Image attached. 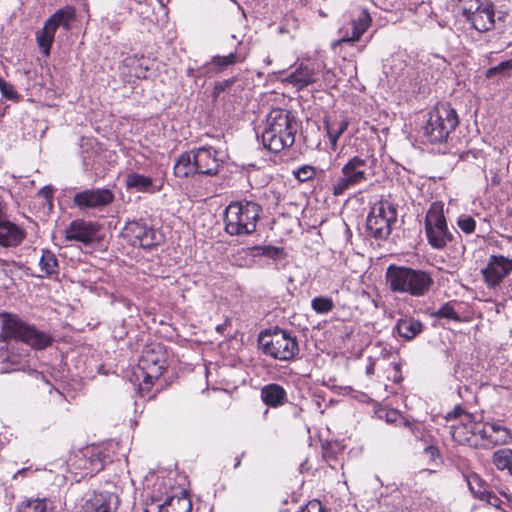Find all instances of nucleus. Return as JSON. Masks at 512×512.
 I'll return each mask as SVG.
<instances>
[{"label": "nucleus", "instance_id": "18", "mask_svg": "<svg viewBox=\"0 0 512 512\" xmlns=\"http://www.w3.org/2000/svg\"><path fill=\"white\" fill-rule=\"evenodd\" d=\"M139 369L143 382L139 388L141 391H149L153 381L162 375L165 367L164 361L151 352H146L139 362Z\"/></svg>", "mask_w": 512, "mask_h": 512}, {"label": "nucleus", "instance_id": "41", "mask_svg": "<svg viewBox=\"0 0 512 512\" xmlns=\"http://www.w3.org/2000/svg\"><path fill=\"white\" fill-rule=\"evenodd\" d=\"M312 308L320 314L330 312L333 307V301L327 297H315L311 302Z\"/></svg>", "mask_w": 512, "mask_h": 512}, {"label": "nucleus", "instance_id": "29", "mask_svg": "<svg viewBox=\"0 0 512 512\" xmlns=\"http://www.w3.org/2000/svg\"><path fill=\"white\" fill-rule=\"evenodd\" d=\"M325 129L333 149H336L338 139L347 130L349 121L346 118L340 120H325Z\"/></svg>", "mask_w": 512, "mask_h": 512}, {"label": "nucleus", "instance_id": "48", "mask_svg": "<svg viewBox=\"0 0 512 512\" xmlns=\"http://www.w3.org/2000/svg\"><path fill=\"white\" fill-rule=\"evenodd\" d=\"M467 414L460 406H456L452 411L448 412L446 415V420H452V419H460L464 420V415Z\"/></svg>", "mask_w": 512, "mask_h": 512}, {"label": "nucleus", "instance_id": "36", "mask_svg": "<svg viewBox=\"0 0 512 512\" xmlns=\"http://www.w3.org/2000/svg\"><path fill=\"white\" fill-rule=\"evenodd\" d=\"M39 266L41 271L46 275L56 273L58 269V260L55 254L49 250H42Z\"/></svg>", "mask_w": 512, "mask_h": 512}, {"label": "nucleus", "instance_id": "17", "mask_svg": "<svg viewBox=\"0 0 512 512\" xmlns=\"http://www.w3.org/2000/svg\"><path fill=\"white\" fill-rule=\"evenodd\" d=\"M118 506L117 494L108 491L93 492L85 499L81 512H116Z\"/></svg>", "mask_w": 512, "mask_h": 512}, {"label": "nucleus", "instance_id": "1", "mask_svg": "<svg viewBox=\"0 0 512 512\" xmlns=\"http://www.w3.org/2000/svg\"><path fill=\"white\" fill-rule=\"evenodd\" d=\"M299 129L300 123L291 111L273 109L266 117L261 142L267 150L279 153L294 144Z\"/></svg>", "mask_w": 512, "mask_h": 512}, {"label": "nucleus", "instance_id": "10", "mask_svg": "<svg viewBox=\"0 0 512 512\" xmlns=\"http://www.w3.org/2000/svg\"><path fill=\"white\" fill-rule=\"evenodd\" d=\"M386 282L389 288H428L433 284L427 272L397 265L387 268Z\"/></svg>", "mask_w": 512, "mask_h": 512}, {"label": "nucleus", "instance_id": "54", "mask_svg": "<svg viewBox=\"0 0 512 512\" xmlns=\"http://www.w3.org/2000/svg\"><path fill=\"white\" fill-rule=\"evenodd\" d=\"M146 71H147V67L145 69L143 68H140L139 69V72H136L135 75L137 78H146Z\"/></svg>", "mask_w": 512, "mask_h": 512}, {"label": "nucleus", "instance_id": "42", "mask_svg": "<svg viewBox=\"0 0 512 512\" xmlns=\"http://www.w3.org/2000/svg\"><path fill=\"white\" fill-rule=\"evenodd\" d=\"M457 226L465 234H472L476 228V221L470 215H460L457 219Z\"/></svg>", "mask_w": 512, "mask_h": 512}, {"label": "nucleus", "instance_id": "47", "mask_svg": "<svg viewBox=\"0 0 512 512\" xmlns=\"http://www.w3.org/2000/svg\"><path fill=\"white\" fill-rule=\"evenodd\" d=\"M361 297L364 300H371L375 308L381 307L383 302L379 295L371 296V294L367 290H361Z\"/></svg>", "mask_w": 512, "mask_h": 512}, {"label": "nucleus", "instance_id": "22", "mask_svg": "<svg viewBox=\"0 0 512 512\" xmlns=\"http://www.w3.org/2000/svg\"><path fill=\"white\" fill-rule=\"evenodd\" d=\"M473 415L465 414L464 420H461L457 425H451L450 433L454 441L461 445H469L473 447H478V441H473Z\"/></svg>", "mask_w": 512, "mask_h": 512}, {"label": "nucleus", "instance_id": "44", "mask_svg": "<svg viewBox=\"0 0 512 512\" xmlns=\"http://www.w3.org/2000/svg\"><path fill=\"white\" fill-rule=\"evenodd\" d=\"M293 174L300 182H306L315 176L316 171L315 168L310 165H303L295 170Z\"/></svg>", "mask_w": 512, "mask_h": 512}, {"label": "nucleus", "instance_id": "3", "mask_svg": "<svg viewBox=\"0 0 512 512\" xmlns=\"http://www.w3.org/2000/svg\"><path fill=\"white\" fill-rule=\"evenodd\" d=\"M0 316L2 318L1 341H21L35 349H43L51 344L52 338L50 335L26 324L16 315L2 313Z\"/></svg>", "mask_w": 512, "mask_h": 512}, {"label": "nucleus", "instance_id": "31", "mask_svg": "<svg viewBox=\"0 0 512 512\" xmlns=\"http://www.w3.org/2000/svg\"><path fill=\"white\" fill-rule=\"evenodd\" d=\"M125 182L128 189H135L138 192L153 191L152 179L142 174L130 173L127 175Z\"/></svg>", "mask_w": 512, "mask_h": 512}, {"label": "nucleus", "instance_id": "5", "mask_svg": "<svg viewBox=\"0 0 512 512\" xmlns=\"http://www.w3.org/2000/svg\"><path fill=\"white\" fill-rule=\"evenodd\" d=\"M258 341L264 354L280 361L292 360L299 352L296 338L281 329L261 332Z\"/></svg>", "mask_w": 512, "mask_h": 512}, {"label": "nucleus", "instance_id": "45", "mask_svg": "<svg viewBox=\"0 0 512 512\" xmlns=\"http://www.w3.org/2000/svg\"><path fill=\"white\" fill-rule=\"evenodd\" d=\"M235 82V77L216 82L212 92L214 99L218 98L222 92L230 88Z\"/></svg>", "mask_w": 512, "mask_h": 512}, {"label": "nucleus", "instance_id": "38", "mask_svg": "<svg viewBox=\"0 0 512 512\" xmlns=\"http://www.w3.org/2000/svg\"><path fill=\"white\" fill-rule=\"evenodd\" d=\"M509 71H512V58L487 69L485 77L491 79L496 75L509 76Z\"/></svg>", "mask_w": 512, "mask_h": 512}, {"label": "nucleus", "instance_id": "58", "mask_svg": "<svg viewBox=\"0 0 512 512\" xmlns=\"http://www.w3.org/2000/svg\"><path fill=\"white\" fill-rule=\"evenodd\" d=\"M387 421H388V422H398V420H396V419H394V418L390 417L389 415H388V417H387Z\"/></svg>", "mask_w": 512, "mask_h": 512}, {"label": "nucleus", "instance_id": "9", "mask_svg": "<svg viewBox=\"0 0 512 512\" xmlns=\"http://www.w3.org/2000/svg\"><path fill=\"white\" fill-rule=\"evenodd\" d=\"M367 159L360 156L350 158L341 169V176L337 178L332 186L331 192L334 196L343 195L347 190L368 180Z\"/></svg>", "mask_w": 512, "mask_h": 512}, {"label": "nucleus", "instance_id": "56", "mask_svg": "<svg viewBox=\"0 0 512 512\" xmlns=\"http://www.w3.org/2000/svg\"><path fill=\"white\" fill-rule=\"evenodd\" d=\"M243 456H244V452L241 454V456L236 457V459H235V465H234V467H235V468H237V467H239V466H240V464H241V458H242Z\"/></svg>", "mask_w": 512, "mask_h": 512}, {"label": "nucleus", "instance_id": "33", "mask_svg": "<svg viewBox=\"0 0 512 512\" xmlns=\"http://www.w3.org/2000/svg\"><path fill=\"white\" fill-rule=\"evenodd\" d=\"M510 439L509 430L497 423H490V430L487 439L488 444L502 445L506 444Z\"/></svg>", "mask_w": 512, "mask_h": 512}, {"label": "nucleus", "instance_id": "6", "mask_svg": "<svg viewBox=\"0 0 512 512\" xmlns=\"http://www.w3.org/2000/svg\"><path fill=\"white\" fill-rule=\"evenodd\" d=\"M424 226L427 241L432 248L442 250L453 241L454 236L448 228L442 202L431 204L424 219Z\"/></svg>", "mask_w": 512, "mask_h": 512}, {"label": "nucleus", "instance_id": "25", "mask_svg": "<svg viewBox=\"0 0 512 512\" xmlns=\"http://www.w3.org/2000/svg\"><path fill=\"white\" fill-rule=\"evenodd\" d=\"M469 22L479 32H487L495 27V12L492 3L483 5L473 16Z\"/></svg>", "mask_w": 512, "mask_h": 512}, {"label": "nucleus", "instance_id": "37", "mask_svg": "<svg viewBox=\"0 0 512 512\" xmlns=\"http://www.w3.org/2000/svg\"><path fill=\"white\" fill-rule=\"evenodd\" d=\"M472 430L473 441H478L479 446L485 445L489 435L490 423H482L480 421H476L473 417Z\"/></svg>", "mask_w": 512, "mask_h": 512}, {"label": "nucleus", "instance_id": "8", "mask_svg": "<svg viewBox=\"0 0 512 512\" xmlns=\"http://www.w3.org/2000/svg\"><path fill=\"white\" fill-rule=\"evenodd\" d=\"M75 19V10L73 7L66 6L57 10L45 22L42 29L36 32V41L40 51L45 57L50 56L51 47L57 29L63 27L69 30L71 22Z\"/></svg>", "mask_w": 512, "mask_h": 512}, {"label": "nucleus", "instance_id": "39", "mask_svg": "<svg viewBox=\"0 0 512 512\" xmlns=\"http://www.w3.org/2000/svg\"><path fill=\"white\" fill-rule=\"evenodd\" d=\"M459 5L463 15L469 21L484 4L480 0H459Z\"/></svg>", "mask_w": 512, "mask_h": 512}, {"label": "nucleus", "instance_id": "19", "mask_svg": "<svg viewBox=\"0 0 512 512\" xmlns=\"http://www.w3.org/2000/svg\"><path fill=\"white\" fill-rule=\"evenodd\" d=\"M283 254L282 248L275 247L272 245L265 246H251L246 248H241L237 251V253L233 256L234 261L239 266L243 265H251L254 262L255 257L265 256L267 258L276 260L279 259Z\"/></svg>", "mask_w": 512, "mask_h": 512}, {"label": "nucleus", "instance_id": "11", "mask_svg": "<svg viewBox=\"0 0 512 512\" xmlns=\"http://www.w3.org/2000/svg\"><path fill=\"white\" fill-rule=\"evenodd\" d=\"M72 201L81 211L101 210L114 201V194L108 188L86 189L75 193Z\"/></svg>", "mask_w": 512, "mask_h": 512}, {"label": "nucleus", "instance_id": "30", "mask_svg": "<svg viewBox=\"0 0 512 512\" xmlns=\"http://www.w3.org/2000/svg\"><path fill=\"white\" fill-rule=\"evenodd\" d=\"M422 323L414 318L400 319L396 329L399 335L407 340L414 339L422 331Z\"/></svg>", "mask_w": 512, "mask_h": 512}, {"label": "nucleus", "instance_id": "15", "mask_svg": "<svg viewBox=\"0 0 512 512\" xmlns=\"http://www.w3.org/2000/svg\"><path fill=\"white\" fill-rule=\"evenodd\" d=\"M324 68L325 65L322 62H301L287 77V81L298 89H303L308 85L316 83Z\"/></svg>", "mask_w": 512, "mask_h": 512}, {"label": "nucleus", "instance_id": "20", "mask_svg": "<svg viewBox=\"0 0 512 512\" xmlns=\"http://www.w3.org/2000/svg\"><path fill=\"white\" fill-rule=\"evenodd\" d=\"M512 271V259L504 256H491L483 276L489 285H498Z\"/></svg>", "mask_w": 512, "mask_h": 512}, {"label": "nucleus", "instance_id": "53", "mask_svg": "<svg viewBox=\"0 0 512 512\" xmlns=\"http://www.w3.org/2000/svg\"><path fill=\"white\" fill-rule=\"evenodd\" d=\"M374 369H375V363L374 362H370L367 367H366V374L368 376H371L373 373H374Z\"/></svg>", "mask_w": 512, "mask_h": 512}, {"label": "nucleus", "instance_id": "55", "mask_svg": "<svg viewBox=\"0 0 512 512\" xmlns=\"http://www.w3.org/2000/svg\"><path fill=\"white\" fill-rule=\"evenodd\" d=\"M413 296H422L425 290H408Z\"/></svg>", "mask_w": 512, "mask_h": 512}, {"label": "nucleus", "instance_id": "14", "mask_svg": "<svg viewBox=\"0 0 512 512\" xmlns=\"http://www.w3.org/2000/svg\"><path fill=\"white\" fill-rule=\"evenodd\" d=\"M197 174L214 176L223 167L224 161L220 152L212 146L194 148Z\"/></svg>", "mask_w": 512, "mask_h": 512}, {"label": "nucleus", "instance_id": "32", "mask_svg": "<svg viewBox=\"0 0 512 512\" xmlns=\"http://www.w3.org/2000/svg\"><path fill=\"white\" fill-rule=\"evenodd\" d=\"M468 488L473 496L479 500L487 496L486 482L475 472L463 474Z\"/></svg>", "mask_w": 512, "mask_h": 512}, {"label": "nucleus", "instance_id": "27", "mask_svg": "<svg viewBox=\"0 0 512 512\" xmlns=\"http://www.w3.org/2000/svg\"><path fill=\"white\" fill-rule=\"evenodd\" d=\"M173 169L175 176L179 178L197 174L194 150L181 154L174 164Z\"/></svg>", "mask_w": 512, "mask_h": 512}, {"label": "nucleus", "instance_id": "26", "mask_svg": "<svg viewBox=\"0 0 512 512\" xmlns=\"http://www.w3.org/2000/svg\"><path fill=\"white\" fill-rule=\"evenodd\" d=\"M84 459H80L83 464L79 467L84 469L85 476H93L104 468V459L98 448H90L83 452Z\"/></svg>", "mask_w": 512, "mask_h": 512}, {"label": "nucleus", "instance_id": "23", "mask_svg": "<svg viewBox=\"0 0 512 512\" xmlns=\"http://www.w3.org/2000/svg\"><path fill=\"white\" fill-rule=\"evenodd\" d=\"M245 59L246 55L238 51V49L229 53L228 55H216L211 59L210 62L203 66V69L205 70L204 73L207 74L222 72L230 66L244 62Z\"/></svg>", "mask_w": 512, "mask_h": 512}, {"label": "nucleus", "instance_id": "34", "mask_svg": "<svg viewBox=\"0 0 512 512\" xmlns=\"http://www.w3.org/2000/svg\"><path fill=\"white\" fill-rule=\"evenodd\" d=\"M493 463L498 470H507L512 476V450L499 449L493 454Z\"/></svg>", "mask_w": 512, "mask_h": 512}, {"label": "nucleus", "instance_id": "4", "mask_svg": "<svg viewBox=\"0 0 512 512\" xmlns=\"http://www.w3.org/2000/svg\"><path fill=\"white\" fill-rule=\"evenodd\" d=\"M458 124L456 110L450 104L439 103L428 113L424 136L431 144L447 143Z\"/></svg>", "mask_w": 512, "mask_h": 512}, {"label": "nucleus", "instance_id": "46", "mask_svg": "<svg viewBox=\"0 0 512 512\" xmlns=\"http://www.w3.org/2000/svg\"><path fill=\"white\" fill-rule=\"evenodd\" d=\"M298 512H323V507H322V504L320 501L312 500V501H309Z\"/></svg>", "mask_w": 512, "mask_h": 512}, {"label": "nucleus", "instance_id": "35", "mask_svg": "<svg viewBox=\"0 0 512 512\" xmlns=\"http://www.w3.org/2000/svg\"><path fill=\"white\" fill-rule=\"evenodd\" d=\"M19 512H54V506L47 499H34L24 503Z\"/></svg>", "mask_w": 512, "mask_h": 512}, {"label": "nucleus", "instance_id": "50", "mask_svg": "<svg viewBox=\"0 0 512 512\" xmlns=\"http://www.w3.org/2000/svg\"><path fill=\"white\" fill-rule=\"evenodd\" d=\"M481 500L486 501L488 504L495 506V507H499L500 502H501L500 499L490 491H487V496H485Z\"/></svg>", "mask_w": 512, "mask_h": 512}, {"label": "nucleus", "instance_id": "51", "mask_svg": "<svg viewBox=\"0 0 512 512\" xmlns=\"http://www.w3.org/2000/svg\"><path fill=\"white\" fill-rule=\"evenodd\" d=\"M39 195L41 197H43L44 199H46L47 201H51V198H52V190L50 187H43L40 191H39Z\"/></svg>", "mask_w": 512, "mask_h": 512}, {"label": "nucleus", "instance_id": "21", "mask_svg": "<svg viewBox=\"0 0 512 512\" xmlns=\"http://www.w3.org/2000/svg\"><path fill=\"white\" fill-rule=\"evenodd\" d=\"M25 236L24 229L9 221L0 205V245L2 247L18 246Z\"/></svg>", "mask_w": 512, "mask_h": 512}, {"label": "nucleus", "instance_id": "7", "mask_svg": "<svg viewBox=\"0 0 512 512\" xmlns=\"http://www.w3.org/2000/svg\"><path fill=\"white\" fill-rule=\"evenodd\" d=\"M397 221V209L388 200L375 203L366 220L368 236L377 240H385L391 234L392 225Z\"/></svg>", "mask_w": 512, "mask_h": 512}, {"label": "nucleus", "instance_id": "40", "mask_svg": "<svg viewBox=\"0 0 512 512\" xmlns=\"http://www.w3.org/2000/svg\"><path fill=\"white\" fill-rule=\"evenodd\" d=\"M434 315L438 318H446L453 321H461V317L458 315V313L455 311L453 303L449 302L444 305H442L435 313Z\"/></svg>", "mask_w": 512, "mask_h": 512}, {"label": "nucleus", "instance_id": "28", "mask_svg": "<svg viewBox=\"0 0 512 512\" xmlns=\"http://www.w3.org/2000/svg\"><path fill=\"white\" fill-rule=\"evenodd\" d=\"M261 399L270 407H278L286 401V391L279 384H268L261 389Z\"/></svg>", "mask_w": 512, "mask_h": 512}, {"label": "nucleus", "instance_id": "52", "mask_svg": "<svg viewBox=\"0 0 512 512\" xmlns=\"http://www.w3.org/2000/svg\"><path fill=\"white\" fill-rule=\"evenodd\" d=\"M393 368H394V371H395V376H394L393 380H394V382H399L401 380L400 366H399V364H394Z\"/></svg>", "mask_w": 512, "mask_h": 512}, {"label": "nucleus", "instance_id": "49", "mask_svg": "<svg viewBox=\"0 0 512 512\" xmlns=\"http://www.w3.org/2000/svg\"><path fill=\"white\" fill-rule=\"evenodd\" d=\"M397 425L407 427L413 435H417L416 434V430L418 429L417 426L414 423H412L411 421L405 419L404 417H401V416L399 417Z\"/></svg>", "mask_w": 512, "mask_h": 512}, {"label": "nucleus", "instance_id": "57", "mask_svg": "<svg viewBox=\"0 0 512 512\" xmlns=\"http://www.w3.org/2000/svg\"><path fill=\"white\" fill-rule=\"evenodd\" d=\"M27 471V469H21V470H18L17 473L14 475V477L16 478L17 475H20V474H23Z\"/></svg>", "mask_w": 512, "mask_h": 512}, {"label": "nucleus", "instance_id": "2", "mask_svg": "<svg viewBox=\"0 0 512 512\" xmlns=\"http://www.w3.org/2000/svg\"><path fill=\"white\" fill-rule=\"evenodd\" d=\"M262 207L254 200L232 201L224 211V230L230 236H248L256 231Z\"/></svg>", "mask_w": 512, "mask_h": 512}, {"label": "nucleus", "instance_id": "43", "mask_svg": "<svg viewBox=\"0 0 512 512\" xmlns=\"http://www.w3.org/2000/svg\"><path fill=\"white\" fill-rule=\"evenodd\" d=\"M0 92H1L2 97L6 98L8 100L17 101L20 98L18 92L14 89L13 85L8 83L1 77H0Z\"/></svg>", "mask_w": 512, "mask_h": 512}, {"label": "nucleus", "instance_id": "13", "mask_svg": "<svg viewBox=\"0 0 512 512\" xmlns=\"http://www.w3.org/2000/svg\"><path fill=\"white\" fill-rule=\"evenodd\" d=\"M372 22L371 16L366 9H362L358 16L339 29V39L333 43V46L343 43L354 44L360 40L362 35L368 30Z\"/></svg>", "mask_w": 512, "mask_h": 512}, {"label": "nucleus", "instance_id": "24", "mask_svg": "<svg viewBox=\"0 0 512 512\" xmlns=\"http://www.w3.org/2000/svg\"><path fill=\"white\" fill-rule=\"evenodd\" d=\"M192 503L187 496L170 497L163 504H148L144 512H191Z\"/></svg>", "mask_w": 512, "mask_h": 512}, {"label": "nucleus", "instance_id": "16", "mask_svg": "<svg viewBox=\"0 0 512 512\" xmlns=\"http://www.w3.org/2000/svg\"><path fill=\"white\" fill-rule=\"evenodd\" d=\"M99 225L97 223L76 219L64 230L66 241H76L84 245L92 244L98 237Z\"/></svg>", "mask_w": 512, "mask_h": 512}, {"label": "nucleus", "instance_id": "12", "mask_svg": "<svg viewBox=\"0 0 512 512\" xmlns=\"http://www.w3.org/2000/svg\"><path fill=\"white\" fill-rule=\"evenodd\" d=\"M123 233L134 246H140L144 249L156 246L160 239L156 230L141 220L128 222Z\"/></svg>", "mask_w": 512, "mask_h": 512}]
</instances>
